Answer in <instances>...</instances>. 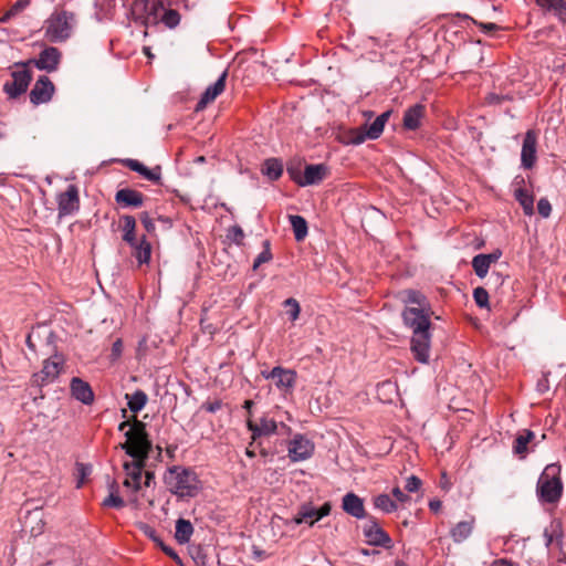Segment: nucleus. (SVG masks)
I'll list each match as a JSON object with an SVG mask.
<instances>
[{"instance_id":"nucleus-1","label":"nucleus","mask_w":566,"mask_h":566,"mask_svg":"<svg viewBox=\"0 0 566 566\" xmlns=\"http://www.w3.org/2000/svg\"><path fill=\"white\" fill-rule=\"evenodd\" d=\"M398 300L405 305L401 312L403 325L412 333L410 349L415 359L421 364H428L431 349V315L433 314L428 297L418 290L406 289L397 294Z\"/></svg>"},{"instance_id":"nucleus-2","label":"nucleus","mask_w":566,"mask_h":566,"mask_svg":"<svg viewBox=\"0 0 566 566\" xmlns=\"http://www.w3.org/2000/svg\"><path fill=\"white\" fill-rule=\"evenodd\" d=\"M165 483L167 489L180 499L195 497L202 489L195 470L182 465L169 468L165 474Z\"/></svg>"},{"instance_id":"nucleus-3","label":"nucleus","mask_w":566,"mask_h":566,"mask_svg":"<svg viewBox=\"0 0 566 566\" xmlns=\"http://www.w3.org/2000/svg\"><path fill=\"white\" fill-rule=\"evenodd\" d=\"M562 468L557 463L545 467L536 483V495L543 504H556L563 495Z\"/></svg>"},{"instance_id":"nucleus-4","label":"nucleus","mask_w":566,"mask_h":566,"mask_svg":"<svg viewBox=\"0 0 566 566\" xmlns=\"http://www.w3.org/2000/svg\"><path fill=\"white\" fill-rule=\"evenodd\" d=\"M126 442L120 447L133 459H147L151 449V442L146 432V424L134 419L129 430L125 433Z\"/></svg>"},{"instance_id":"nucleus-5","label":"nucleus","mask_w":566,"mask_h":566,"mask_svg":"<svg viewBox=\"0 0 566 566\" xmlns=\"http://www.w3.org/2000/svg\"><path fill=\"white\" fill-rule=\"evenodd\" d=\"M389 116L390 112H384L371 124L344 132L340 142L345 145H360L366 139H377L382 134Z\"/></svg>"},{"instance_id":"nucleus-6","label":"nucleus","mask_w":566,"mask_h":566,"mask_svg":"<svg viewBox=\"0 0 566 566\" xmlns=\"http://www.w3.org/2000/svg\"><path fill=\"white\" fill-rule=\"evenodd\" d=\"M74 25V14L67 11L55 12L45 21L44 35L53 43L70 38Z\"/></svg>"},{"instance_id":"nucleus-7","label":"nucleus","mask_w":566,"mask_h":566,"mask_svg":"<svg viewBox=\"0 0 566 566\" xmlns=\"http://www.w3.org/2000/svg\"><path fill=\"white\" fill-rule=\"evenodd\" d=\"M164 11L161 0H135L132 4L130 14L135 22L145 27L156 25Z\"/></svg>"},{"instance_id":"nucleus-8","label":"nucleus","mask_w":566,"mask_h":566,"mask_svg":"<svg viewBox=\"0 0 566 566\" xmlns=\"http://www.w3.org/2000/svg\"><path fill=\"white\" fill-rule=\"evenodd\" d=\"M11 77V81L4 83L3 91L10 98H17L28 90L31 81V73L27 64L15 63Z\"/></svg>"},{"instance_id":"nucleus-9","label":"nucleus","mask_w":566,"mask_h":566,"mask_svg":"<svg viewBox=\"0 0 566 566\" xmlns=\"http://www.w3.org/2000/svg\"><path fill=\"white\" fill-rule=\"evenodd\" d=\"M315 444L306 436L296 433L287 446L289 458L292 462H302L314 454Z\"/></svg>"},{"instance_id":"nucleus-10","label":"nucleus","mask_w":566,"mask_h":566,"mask_svg":"<svg viewBox=\"0 0 566 566\" xmlns=\"http://www.w3.org/2000/svg\"><path fill=\"white\" fill-rule=\"evenodd\" d=\"M64 365V359L60 355H54L44 360L43 367L40 373L34 374L32 377L33 382L39 386H44L53 382L61 374Z\"/></svg>"},{"instance_id":"nucleus-11","label":"nucleus","mask_w":566,"mask_h":566,"mask_svg":"<svg viewBox=\"0 0 566 566\" xmlns=\"http://www.w3.org/2000/svg\"><path fill=\"white\" fill-rule=\"evenodd\" d=\"M331 510L332 505L329 502L324 503L319 509H316L311 503H305L293 517V522L295 524L307 523L312 526L315 522L327 516L331 513Z\"/></svg>"},{"instance_id":"nucleus-12","label":"nucleus","mask_w":566,"mask_h":566,"mask_svg":"<svg viewBox=\"0 0 566 566\" xmlns=\"http://www.w3.org/2000/svg\"><path fill=\"white\" fill-rule=\"evenodd\" d=\"M537 160V134L535 130L530 129L525 133L522 150H521V166L524 169H532Z\"/></svg>"},{"instance_id":"nucleus-13","label":"nucleus","mask_w":566,"mask_h":566,"mask_svg":"<svg viewBox=\"0 0 566 566\" xmlns=\"http://www.w3.org/2000/svg\"><path fill=\"white\" fill-rule=\"evenodd\" d=\"M45 521L44 512L41 507L28 510L22 518V531L30 534L32 537H36L44 532Z\"/></svg>"},{"instance_id":"nucleus-14","label":"nucleus","mask_w":566,"mask_h":566,"mask_svg":"<svg viewBox=\"0 0 566 566\" xmlns=\"http://www.w3.org/2000/svg\"><path fill=\"white\" fill-rule=\"evenodd\" d=\"M80 208L78 189L70 185L67 189L57 196L59 217H65L74 213Z\"/></svg>"},{"instance_id":"nucleus-15","label":"nucleus","mask_w":566,"mask_h":566,"mask_svg":"<svg viewBox=\"0 0 566 566\" xmlns=\"http://www.w3.org/2000/svg\"><path fill=\"white\" fill-rule=\"evenodd\" d=\"M364 536L366 537V541L369 545L381 547L391 546L390 536L382 530V527L374 517H370L365 524Z\"/></svg>"},{"instance_id":"nucleus-16","label":"nucleus","mask_w":566,"mask_h":566,"mask_svg":"<svg viewBox=\"0 0 566 566\" xmlns=\"http://www.w3.org/2000/svg\"><path fill=\"white\" fill-rule=\"evenodd\" d=\"M145 461L146 459H133V461L124 463V470L126 472L124 485L132 489L134 492L142 489Z\"/></svg>"},{"instance_id":"nucleus-17","label":"nucleus","mask_w":566,"mask_h":566,"mask_svg":"<svg viewBox=\"0 0 566 566\" xmlns=\"http://www.w3.org/2000/svg\"><path fill=\"white\" fill-rule=\"evenodd\" d=\"M53 93V83L48 76L42 75L36 80L30 92V101L34 105L44 104L51 101Z\"/></svg>"},{"instance_id":"nucleus-18","label":"nucleus","mask_w":566,"mask_h":566,"mask_svg":"<svg viewBox=\"0 0 566 566\" xmlns=\"http://www.w3.org/2000/svg\"><path fill=\"white\" fill-rule=\"evenodd\" d=\"M227 76L228 72L223 71L218 80L205 90L196 105V112L203 111L208 104L213 102L224 91Z\"/></svg>"},{"instance_id":"nucleus-19","label":"nucleus","mask_w":566,"mask_h":566,"mask_svg":"<svg viewBox=\"0 0 566 566\" xmlns=\"http://www.w3.org/2000/svg\"><path fill=\"white\" fill-rule=\"evenodd\" d=\"M61 61V52L54 46L45 48L32 62L39 70L53 72L57 69Z\"/></svg>"},{"instance_id":"nucleus-20","label":"nucleus","mask_w":566,"mask_h":566,"mask_svg":"<svg viewBox=\"0 0 566 566\" xmlns=\"http://www.w3.org/2000/svg\"><path fill=\"white\" fill-rule=\"evenodd\" d=\"M326 175V167L322 164L307 165L302 177L292 176L293 180L301 187L317 185Z\"/></svg>"},{"instance_id":"nucleus-21","label":"nucleus","mask_w":566,"mask_h":566,"mask_svg":"<svg viewBox=\"0 0 566 566\" xmlns=\"http://www.w3.org/2000/svg\"><path fill=\"white\" fill-rule=\"evenodd\" d=\"M270 376H275V386L283 392L291 391L296 382V373L281 366L272 368Z\"/></svg>"},{"instance_id":"nucleus-22","label":"nucleus","mask_w":566,"mask_h":566,"mask_svg":"<svg viewBox=\"0 0 566 566\" xmlns=\"http://www.w3.org/2000/svg\"><path fill=\"white\" fill-rule=\"evenodd\" d=\"M247 427L252 432L253 440L262 436L276 433L279 429L277 422L268 417H262L258 423L249 419L247 421Z\"/></svg>"},{"instance_id":"nucleus-23","label":"nucleus","mask_w":566,"mask_h":566,"mask_svg":"<svg viewBox=\"0 0 566 566\" xmlns=\"http://www.w3.org/2000/svg\"><path fill=\"white\" fill-rule=\"evenodd\" d=\"M115 201L123 208H139L144 205V195L130 188L116 191Z\"/></svg>"},{"instance_id":"nucleus-24","label":"nucleus","mask_w":566,"mask_h":566,"mask_svg":"<svg viewBox=\"0 0 566 566\" xmlns=\"http://www.w3.org/2000/svg\"><path fill=\"white\" fill-rule=\"evenodd\" d=\"M342 509L350 516L358 520L366 516L364 501L357 494L349 492L344 495L342 501Z\"/></svg>"},{"instance_id":"nucleus-25","label":"nucleus","mask_w":566,"mask_h":566,"mask_svg":"<svg viewBox=\"0 0 566 566\" xmlns=\"http://www.w3.org/2000/svg\"><path fill=\"white\" fill-rule=\"evenodd\" d=\"M72 396L84 405H92L94 401V392L88 382L78 377L71 380Z\"/></svg>"},{"instance_id":"nucleus-26","label":"nucleus","mask_w":566,"mask_h":566,"mask_svg":"<svg viewBox=\"0 0 566 566\" xmlns=\"http://www.w3.org/2000/svg\"><path fill=\"white\" fill-rule=\"evenodd\" d=\"M125 165L132 169L133 171L138 172L142 175L146 180L153 181V182H159L161 178V169L159 166H156L153 169H149L144 164L136 159H127L125 161Z\"/></svg>"},{"instance_id":"nucleus-27","label":"nucleus","mask_w":566,"mask_h":566,"mask_svg":"<svg viewBox=\"0 0 566 566\" xmlns=\"http://www.w3.org/2000/svg\"><path fill=\"white\" fill-rule=\"evenodd\" d=\"M424 116V106L416 104L409 107L403 114V127L409 130L417 129Z\"/></svg>"},{"instance_id":"nucleus-28","label":"nucleus","mask_w":566,"mask_h":566,"mask_svg":"<svg viewBox=\"0 0 566 566\" xmlns=\"http://www.w3.org/2000/svg\"><path fill=\"white\" fill-rule=\"evenodd\" d=\"M473 527V518H471L470 521L459 522L451 528L450 536L454 543L460 544L471 536Z\"/></svg>"},{"instance_id":"nucleus-29","label":"nucleus","mask_w":566,"mask_h":566,"mask_svg":"<svg viewBox=\"0 0 566 566\" xmlns=\"http://www.w3.org/2000/svg\"><path fill=\"white\" fill-rule=\"evenodd\" d=\"M541 8L553 12L562 22L566 23V2L564 0H535Z\"/></svg>"},{"instance_id":"nucleus-30","label":"nucleus","mask_w":566,"mask_h":566,"mask_svg":"<svg viewBox=\"0 0 566 566\" xmlns=\"http://www.w3.org/2000/svg\"><path fill=\"white\" fill-rule=\"evenodd\" d=\"M193 534V526L190 521L179 518L176 522L175 538L179 544H187Z\"/></svg>"},{"instance_id":"nucleus-31","label":"nucleus","mask_w":566,"mask_h":566,"mask_svg":"<svg viewBox=\"0 0 566 566\" xmlns=\"http://www.w3.org/2000/svg\"><path fill=\"white\" fill-rule=\"evenodd\" d=\"M534 432L525 429L517 434L514 441L513 450L516 454L524 458L527 452V444L534 439Z\"/></svg>"},{"instance_id":"nucleus-32","label":"nucleus","mask_w":566,"mask_h":566,"mask_svg":"<svg viewBox=\"0 0 566 566\" xmlns=\"http://www.w3.org/2000/svg\"><path fill=\"white\" fill-rule=\"evenodd\" d=\"M262 172L271 180H277L283 174V164L277 158H269L264 161Z\"/></svg>"},{"instance_id":"nucleus-33","label":"nucleus","mask_w":566,"mask_h":566,"mask_svg":"<svg viewBox=\"0 0 566 566\" xmlns=\"http://www.w3.org/2000/svg\"><path fill=\"white\" fill-rule=\"evenodd\" d=\"M133 255L136 258V260L138 261V263L142 265V264H147L149 261H150V256H151V245L150 243L146 240V237L143 235L140 239H139V243L138 245H136V249L133 250Z\"/></svg>"},{"instance_id":"nucleus-34","label":"nucleus","mask_w":566,"mask_h":566,"mask_svg":"<svg viewBox=\"0 0 566 566\" xmlns=\"http://www.w3.org/2000/svg\"><path fill=\"white\" fill-rule=\"evenodd\" d=\"M514 197L522 206L526 216H532L534 213V198L526 189H515Z\"/></svg>"},{"instance_id":"nucleus-35","label":"nucleus","mask_w":566,"mask_h":566,"mask_svg":"<svg viewBox=\"0 0 566 566\" xmlns=\"http://www.w3.org/2000/svg\"><path fill=\"white\" fill-rule=\"evenodd\" d=\"M290 224L293 229L296 241H302L307 235V222L302 216H289Z\"/></svg>"},{"instance_id":"nucleus-36","label":"nucleus","mask_w":566,"mask_h":566,"mask_svg":"<svg viewBox=\"0 0 566 566\" xmlns=\"http://www.w3.org/2000/svg\"><path fill=\"white\" fill-rule=\"evenodd\" d=\"M127 406L134 413L139 412L147 403L148 397L143 390H136L132 395H126Z\"/></svg>"},{"instance_id":"nucleus-37","label":"nucleus","mask_w":566,"mask_h":566,"mask_svg":"<svg viewBox=\"0 0 566 566\" xmlns=\"http://www.w3.org/2000/svg\"><path fill=\"white\" fill-rule=\"evenodd\" d=\"M123 241H132L136 237V219L133 216H122L119 218Z\"/></svg>"},{"instance_id":"nucleus-38","label":"nucleus","mask_w":566,"mask_h":566,"mask_svg":"<svg viewBox=\"0 0 566 566\" xmlns=\"http://www.w3.org/2000/svg\"><path fill=\"white\" fill-rule=\"evenodd\" d=\"M374 506L384 513H392L398 509L397 502L385 493L374 497Z\"/></svg>"},{"instance_id":"nucleus-39","label":"nucleus","mask_w":566,"mask_h":566,"mask_svg":"<svg viewBox=\"0 0 566 566\" xmlns=\"http://www.w3.org/2000/svg\"><path fill=\"white\" fill-rule=\"evenodd\" d=\"M490 266L491 265L488 262V260L485 259V254H483V253L478 254L472 259V268H473L476 276H479L480 279H483L486 276Z\"/></svg>"},{"instance_id":"nucleus-40","label":"nucleus","mask_w":566,"mask_h":566,"mask_svg":"<svg viewBox=\"0 0 566 566\" xmlns=\"http://www.w3.org/2000/svg\"><path fill=\"white\" fill-rule=\"evenodd\" d=\"M31 3V0H18L11 8L0 18V23L8 22L11 18L20 14Z\"/></svg>"},{"instance_id":"nucleus-41","label":"nucleus","mask_w":566,"mask_h":566,"mask_svg":"<svg viewBox=\"0 0 566 566\" xmlns=\"http://www.w3.org/2000/svg\"><path fill=\"white\" fill-rule=\"evenodd\" d=\"M159 22H163L167 28H175L180 22V14L178 11L172 9H166L164 7V11L160 14Z\"/></svg>"},{"instance_id":"nucleus-42","label":"nucleus","mask_w":566,"mask_h":566,"mask_svg":"<svg viewBox=\"0 0 566 566\" xmlns=\"http://www.w3.org/2000/svg\"><path fill=\"white\" fill-rule=\"evenodd\" d=\"M113 7L114 0H96V8H99V11L96 12L97 20L109 19L112 17Z\"/></svg>"},{"instance_id":"nucleus-43","label":"nucleus","mask_w":566,"mask_h":566,"mask_svg":"<svg viewBox=\"0 0 566 566\" xmlns=\"http://www.w3.org/2000/svg\"><path fill=\"white\" fill-rule=\"evenodd\" d=\"M473 298L475 304L481 308L489 307V293L484 287H475L473 291Z\"/></svg>"},{"instance_id":"nucleus-44","label":"nucleus","mask_w":566,"mask_h":566,"mask_svg":"<svg viewBox=\"0 0 566 566\" xmlns=\"http://www.w3.org/2000/svg\"><path fill=\"white\" fill-rule=\"evenodd\" d=\"M114 489V485H112ZM103 505L106 507L122 509L125 505L124 500L117 494L116 490H112L109 495L103 501Z\"/></svg>"},{"instance_id":"nucleus-45","label":"nucleus","mask_w":566,"mask_h":566,"mask_svg":"<svg viewBox=\"0 0 566 566\" xmlns=\"http://www.w3.org/2000/svg\"><path fill=\"white\" fill-rule=\"evenodd\" d=\"M264 250L259 253L253 262V270H256L261 264L266 263L272 260V253L270 250V242L265 240L263 242Z\"/></svg>"},{"instance_id":"nucleus-46","label":"nucleus","mask_w":566,"mask_h":566,"mask_svg":"<svg viewBox=\"0 0 566 566\" xmlns=\"http://www.w3.org/2000/svg\"><path fill=\"white\" fill-rule=\"evenodd\" d=\"M284 306L289 308L287 314L291 321H296L300 316L301 307L295 298H287L284 301Z\"/></svg>"},{"instance_id":"nucleus-47","label":"nucleus","mask_w":566,"mask_h":566,"mask_svg":"<svg viewBox=\"0 0 566 566\" xmlns=\"http://www.w3.org/2000/svg\"><path fill=\"white\" fill-rule=\"evenodd\" d=\"M537 211L543 218H548L552 212V205L546 198H541L537 202Z\"/></svg>"},{"instance_id":"nucleus-48","label":"nucleus","mask_w":566,"mask_h":566,"mask_svg":"<svg viewBox=\"0 0 566 566\" xmlns=\"http://www.w3.org/2000/svg\"><path fill=\"white\" fill-rule=\"evenodd\" d=\"M421 484V480L418 476L410 475L406 481L405 489L407 492L413 493L420 489Z\"/></svg>"},{"instance_id":"nucleus-49","label":"nucleus","mask_w":566,"mask_h":566,"mask_svg":"<svg viewBox=\"0 0 566 566\" xmlns=\"http://www.w3.org/2000/svg\"><path fill=\"white\" fill-rule=\"evenodd\" d=\"M140 220H142V223L143 226L145 227V229L148 231V232H151L155 230V222L154 220L148 216L147 212H143L140 214Z\"/></svg>"},{"instance_id":"nucleus-50","label":"nucleus","mask_w":566,"mask_h":566,"mask_svg":"<svg viewBox=\"0 0 566 566\" xmlns=\"http://www.w3.org/2000/svg\"><path fill=\"white\" fill-rule=\"evenodd\" d=\"M392 495L395 496L396 501L400 503H406L410 501V496L406 494L399 486L392 489Z\"/></svg>"},{"instance_id":"nucleus-51","label":"nucleus","mask_w":566,"mask_h":566,"mask_svg":"<svg viewBox=\"0 0 566 566\" xmlns=\"http://www.w3.org/2000/svg\"><path fill=\"white\" fill-rule=\"evenodd\" d=\"M474 24L479 25V28L481 29L482 32L484 33H490L492 31H497L500 30V27L495 23H483V22H476L475 20H472Z\"/></svg>"},{"instance_id":"nucleus-52","label":"nucleus","mask_w":566,"mask_h":566,"mask_svg":"<svg viewBox=\"0 0 566 566\" xmlns=\"http://www.w3.org/2000/svg\"><path fill=\"white\" fill-rule=\"evenodd\" d=\"M230 235L237 243H240L244 238V233L239 226H234L230 229Z\"/></svg>"},{"instance_id":"nucleus-53","label":"nucleus","mask_w":566,"mask_h":566,"mask_svg":"<svg viewBox=\"0 0 566 566\" xmlns=\"http://www.w3.org/2000/svg\"><path fill=\"white\" fill-rule=\"evenodd\" d=\"M122 352H123V342H122V339H116L112 346V355L114 356V358H118L122 355Z\"/></svg>"},{"instance_id":"nucleus-54","label":"nucleus","mask_w":566,"mask_h":566,"mask_svg":"<svg viewBox=\"0 0 566 566\" xmlns=\"http://www.w3.org/2000/svg\"><path fill=\"white\" fill-rule=\"evenodd\" d=\"M222 407V402L220 400H214L212 402H209L206 405L205 409L208 411V412H216L218 411L219 409H221Z\"/></svg>"},{"instance_id":"nucleus-55","label":"nucleus","mask_w":566,"mask_h":566,"mask_svg":"<svg viewBox=\"0 0 566 566\" xmlns=\"http://www.w3.org/2000/svg\"><path fill=\"white\" fill-rule=\"evenodd\" d=\"M501 255H502V252L500 250H495L492 253L485 254V259L488 260V262L491 265L492 263H495L501 258Z\"/></svg>"},{"instance_id":"nucleus-56","label":"nucleus","mask_w":566,"mask_h":566,"mask_svg":"<svg viewBox=\"0 0 566 566\" xmlns=\"http://www.w3.org/2000/svg\"><path fill=\"white\" fill-rule=\"evenodd\" d=\"M158 545L160 546L163 552H165V554L168 555L169 557H172L175 559L179 558L177 553L171 547L165 545L163 542H159Z\"/></svg>"},{"instance_id":"nucleus-57","label":"nucleus","mask_w":566,"mask_h":566,"mask_svg":"<svg viewBox=\"0 0 566 566\" xmlns=\"http://www.w3.org/2000/svg\"><path fill=\"white\" fill-rule=\"evenodd\" d=\"M503 99H504V97H503V96H500V95H497V94H490V95L488 96V102H489L490 104H500Z\"/></svg>"},{"instance_id":"nucleus-58","label":"nucleus","mask_w":566,"mask_h":566,"mask_svg":"<svg viewBox=\"0 0 566 566\" xmlns=\"http://www.w3.org/2000/svg\"><path fill=\"white\" fill-rule=\"evenodd\" d=\"M441 506H442V503L439 500H431L429 502V507L432 512H438L441 509Z\"/></svg>"},{"instance_id":"nucleus-59","label":"nucleus","mask_w":566,"mask_h":566,"mask_svg":"<svg viewBox=\"0 0 566 566\" xmlns=\"http://www.w3.org/2000/svg\"><path fill=\"white\" fill-rule=\"evenodd\" d=\"M545 546L549 547L553 543V534L547 530L544 531Z\"/></svg>"},{"instance_id":"nucleus-60","label":"nucleus","mask_w":566,"mask_h":566,"mask_svg":"<svg viewBox=\"0 0 566 566\" xmlns=\"http://www.w3.org/2000/svg\"><path fill=\"white\" fill-rule=\"evenodd\" d=\"M146 534H147V535H148V536H149L154 542H156L157 544H159V542H161V541H160V538L156 535V532H155L154 530H151V528H149V527H148V528H147V531H146Z\"/></svg>"},{"instance_id":"nucleus-61","label":"nucleus","mask_w":566,"mask_h":566,"mask_svg":"<svg viewBox=\"0 0 566 566\" xmlns=\"http://www.w3.org/2000/svg\"><path fill=\"white\" fill-rule=\"evenodd\" d=\"M154 479V473L153 472H145V485L146 486H149L150 484V481Z\"/></svg>"},{"instance_id":"nucleus-62","label":"nucleus","mask_w":566,"mask_h":566,"mask_svg":"<svg viewBox=\"0 0 566 566\" xmlns=\"http://www.w3.org/2000/svg\"><path fill=\"white\" fill-rule=\"evenodd\" d=\"M500 566H515L511 560L502 558L496 562Z\"/></svg>"},{"instance_id":"nucleus-63","label":"nucleus","mask_w":566,"mask_h":566,"mask_svg":"<svg viewBox=\"0 0 566 566\" xmlns=\"http://www.w3.org/2000/svg\"><path fill=\"white\" fill-rule=\"evenodd\" d=\"M127 244H129V247L135 250L136 249V245H138L139 243V240L136 239V237H134L132 239V241H125Z\"/></svg>"},{"instance_id":"nucleus-64","label":"nucleus","mask_w":566,"mask_h":566,"mask_svg":"<svg viewBox=\"0 0 566 566\" xmlns=\"http://www.w3.org/2000/svg\"><path fill=\"white\" fill-rule=\"evenodd\" d=\"M270 374H271V370L270 371H266V370L261 371V375L264 379H275V376H270Z\"/></svg>"}]
</instances>
